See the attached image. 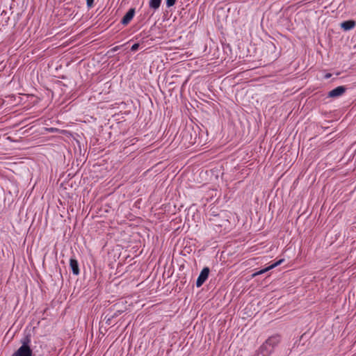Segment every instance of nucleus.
<instances>
[{
	"instance_id": "1",
	"label": "nucleus",
	"mask_w": 356,
	"mask_h": 356,
	"mask_svg": "<svg viewBox=\"0 0 356 356\" xmlns=\"http://www.w3.org/2000/svg\"><path fill=\"white\" fill-rule=\"evenodd\" d=\"M21 346L13 353L12 356H35L30 346L31 335L26 334L20 341Z\"/></svg>"
},
{
	"instance_id": "2",
	"label": "nucleus",
	"mask_w": 356,
	"mask_h": 356,
	"mask_svg": "<svg viewBox=\"0 0 356 356\" xmlns=\"http://www.w3.org/2000/svg\"><path fill=\"white\" fill-rule=\"evenodd\" d=\"M280 342L279 336H272L269 337L264 343L261 348L258 356H268L272 351L273 348Z\"/></svg>"
},
{
	"instance_id": "3",
	"label": "nucleus",
	"mask_w": 356,
	"mask_h": 356,
	"mask_svg": "<svg viewBox=\"0 0 356 356\" xmlns=\"http://www.w3.org/2000/svg\"><path fill=\"white\" fill-rule=\"evenodd\" d=\"M209 271L210 270L208 267H205L202 270L196 281V286L197 287L201 286L204 284V282L207 280Z\"/></svg>"
},
{
	"instance_id": "4",
	"label": "nucleus",
	"mask_w": 356,
	"mask_h": 356,
	"mask_svg": "<svg viewBox=\"0 0 356 356\" xmlns=\"http://www.w3.org/2000/svg\"><path fill=\"white\" fill-rule=\"evenodd\" d=\"M346 90V88L345 86H338L329 92L328 97L332 98L339 97L342 95Z\"/></svg>"
},
{
	"instance_id": "5",
	"label": "nucleus",
	"mask_w": 356,
	"mask_h": 356,
	"mask_svg": "<svg viewBox=\"0 0 356 356\" xmlns=\"http://www.w3.org/2000/svg\"><path fill=\"white\" fill-rule=\"evenodd\" d=\"M134 15H135V9L134 8L129 9V11L125 14V15L122 19L121 23L123 25H127L131 22V20L133 19Z\"/></svg>"
},
{
	"instance_id": "6",
	"label": "nucleus",
	"mask_w": 356,
	"mask_h": 356,
	"mask_svg": "<svg viewBox=\"0 0 356 356\" xmlns=\"http://www.w3.org/2000/svg\"><path fill=\"white\" fill-rule=\"evenodd\" d=\"M282 261H283V259L279 260L278 261L271 264L270 266H268V267H266V268H264V269H262L261 270H259V271L253 273L252 274V277H256V276H257L259 275H261V274H263V273L270 270V269L274 268L275 267H276L278 265H280Z\"/></svg>"
},
{
	"instance_id": "7",
	"label": "nucleus",
	"mask_w": 356,
	"mask_h": 356,
	"mask_svg": "<svg viewBox=\"0 0 356 356\" xmlns=\"http://www.w3.org/2000/svg\"><path fill=\"white\" fill-rule=\"evenodd\" d=\"M70 266L74 275H77L79 274V264L76 259L72 258L70 259Z\"/></svg>"
},
{
	"instance_id": "8",
	"label": "nucleus",
	"mask_w": 356,
	"mask_h": 356,
	"mask_svg": "<svg viewBox=\"0 0 356 356\" xmlns=\"http://www.w3.org/2000/svg\"><path fill=\"white\" fill-rule=\"evenodd\" d=\"M355 26V22L353 20H348L341 24V27L345 30L348 31L353 29Z\"/></svg>"
},
{
	"instance_id": "9",
	"label": "nucleus",
	"mask_w": 356,
	"mask_h": 356,
	"mask_svg": "<svg viewBox=\"0 0 356 356\" xmlns=\"http://www.w3.org/2000/svg\"><path fill=\"white\" fill-rule=\"evenodd\" d=\"M161 0H149V7L154 10H157L161 5Z\"/></svg>"
},
{
	"instance_id": "10",
	"label": "nucleus",
	"mask_w": 356,
	"mask_h": 356,
	"mask_svg": "<svg viewBox=\"0 0 356 356\" xmlns=\"http://www.w3.org/2000/svg\"><path fill=\"white\" fill-rule=\"evenodd\" d=\"M114 309L115 310V312L114 313L113 315L111 316V317H114L115 316H117L118 314H120L121 312H122L123 311L121 309V308H119V305L118 304H115L114 306Z\"/></svg>"
},
{
	"instance_id": "11",
	"label": "nucleus",
	"mask_w": 356,
	"mask_h": 356,
	"mask_svg": "<svg viewBox=\"0 0 356 356\" xmlns=\"http://www.w3.org/2000/svg\"><path fill=\"white\" fill-rule=\"evenodd\" d=\"M176 0H166V5L168 8H170L175 5Z\"/></svg>"
},
{
	"instance_id": "12",
	"label": "nucleus",
	"mask_w": 356,
	"mask_h": 356,
	"mask_svg": "<svg viewBox=\"0 0 356 356\" xmlns=\"http://www.w3.org/2000/svg\"><path fill=\"white\" fill-rule=\"evenodd\" d=\"M139 47V44L138 43H135L132 45L131 48V50L132 51H136Z\"/></svg>"
},
{
	"instance_id": "13",
	"label": "nucleus",
	"mask_w": 356,
	"mask_h": 356,
	"mask_svg": "<svg viewBox=\"0 0 356 356\" xmlns=\"http://www.w3.org/2000/svg\"><path fill=\"white\" fill-rule=\"evenodd\" d=\"M93 3H94V0H86L87 6L89 8L92 6Z\"/></svg>"
},
{
	"instance_id": "14",
	"label": "nucleus",
	"mask_w": 356,
	"mask_h": 356,
	"mask_svg": "<svg viewBox=\"0 0 356 356\" xmlns=\"http://www.w3.org/2000/svg\"><path fill=\"white\" fill-rule=\"evenodd\" d=\"M330 76H331V74H329V73H328V74H326L325 75V79H328V78H330Z\"/></svg>"
},
{
	"instance_id": "15",
	"label": "nucleus",
	"mask_w": 356,
	"mask_h": 356,
	"mask_svg": "<svg viewBox=\"0 0 356 356\" xmlns=\"http://www.w3.org/2000/svg\"><path fill=\"white\" fill-rule=\"evenodd\" d=\"M268 48H269L270 49H275V47L272 44H270V45L268 47Z\"/></svg>"
}]
</instances>
